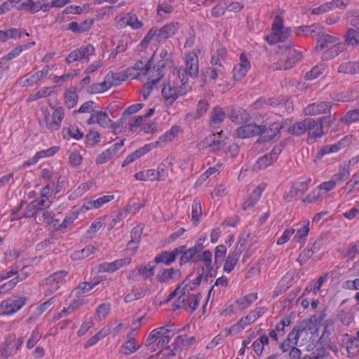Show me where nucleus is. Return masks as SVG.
<instances>
[{
    "label": "nucleus",
    "mask_w": 359,
    "mask_h": 359,
    "mask_svg": "<svg viewBox=\"0 0 359 359\" xmlns=\"http://www.w3.org/2000/svg\"><path fill=\"white\" fill-rule=\"evenodd\" d=\"M189 77L184 67L177 70V78L169 81L162 88L161 95L166 106H171L180 97L186 95L192 89Z\"/></svg>",
    "instance_id": "1"
},
{
    "label": "nucleus",
    "mask_w": 359,
    "mask_h": 359,
    "mask_svg": "<svg viewBox=\"0 0 359 359\" xmlns=\"http://www.w3.org/2000/svg\"><path fill=\"white\" fill-rule=\"evenodd\" d=\"M172 327V325H167L151 330L145 340V346L151 347L152 351L159 350L158 353H163V347L170 342L173 335Z\"/></svg>",
    "instance_id": "2"
},
{
    "label": "nucleus",
    "mask_w": 359,
    "mask_h": 359,
    "mask_svg": "<svg viewBox=\"0 0 359 359\" xmlns=\"http://www.w3.org/2000/svg\"><path fill=\"white\" fill-rule=\"evenodd\" d=\"M342 45L339 38L330 34H323L317 41L316 50L322 54L323 60H330L341 51Z\"/></svg>",
    "instance_id": "3"
},
{
    "label": "nucleus",
    "mask_w": 359,
    "mask_h": 359,
    "mask_svg": "<svg viewBox=\"0 0 359 359\" xmlns=\"http://www.w3.org/2000/svg\"><path fill=\"white\" fill-rule=\"evenodd\" d=\"M291 32V27H284L283 18L280 15H277L273 18L271 25V32L265 36V40L269 44L283 42L290 36Z\"/></svg>",
    "instance_id": "4"
},
{
    "label": "nucleus",
    "mask_w": 359,
    "mask_h": 359,
    "mask_svg": "<svg viewBox=\"0 0 359 359\" xmlns=\"http://www.w3.org/2000/svg\"><path fill=\"white\" fill-rule=\"evenodd\" d=\"M68 279V271H57L43 280L41 287L44 294L48 296L56 292Z\"/></svg>",
    "instance_id": "5"
},
{
    "label": "nucleus",
    "mask_w": 359,
    "mask_h": 359,
    "mask_svg": "<svg viewBox=\"0 0 359 359\" xmlns=\"http://www.w3.org/2000/svg\"><path fill=\"white\" fill-rule=\"evenodd\" d=\"M24 296L13 295L0 303V316H11L18 312L27 303Z\"/></svg>",
    "instance_id": "6"
},
{
    "label": "nucleus",
    "mask_w": 359,
    "mask_h": 359,
    "mask_svg": "<svg viewBox=\"0 0 359 359\" xmlns=\"http://www.w3.org/2000/svg\"><path fill=\"white\" fill-rule=\"evenodd\" d=\"M53 114L50 115L48 109L45 111L44 127L50 132L57 131L61 127L62 121L65 117V109L62 107H52Z\"/></svg>",
    "instance_id": "7"
},
{
    "label": "nucleus",
    "mask_w": 359,
    "mask_h": 359,
    "mask_svg": "<svg viewBox=\"0 0 359 359\" xmlns=\"http://www.w3.org/2000/svg\"><path fill=\"white\" fill-rule=\"evenodd\" d=\"M194 340V337L177 336L171 346H168L164 348L163 355L167 357L174 356L177 352L187 349Z\"/></svg>",
    "instance_id": "8"
},
{
    "label": "nucleus",
    "mask_w": 359,
    "mask_h": 359,
    "mask_svg": "<svg viewBox=\"0 0 359 359\" xmlns=\"http://www.w3.org/2000/svg\"><path fill=\"white\" fill-rule=\"evenodd\" d=\"M284 50L285 53L278 60V67L276 68L280 69H289L301 60L302 55L300 51L290 47H285Z\"/></svg>",
    "instance_id": "9"
},
{
    "label": "nucleus",
    "mask_w": 359,
    "mask_h": 359,
    "mask_svg": "<svg viewBox=\"0 0 359 359\" xmlns=\"http://www.w3.org/2000/svg\"><path fill=\"white\" fill-rule=\"evenodd\" d=\"M201 53V50L196 48V50L189 51L184 55V62L186 67H184L187 73L191 78L198 76L199 72V61L198 55Z\"/></svg>",
    "instance_id": "10"
},
{
    "label": "nucleus",
    "mask_w": 359,
    "mask_h": 359,
    "mask_svg": "<svg viewBox=\"0 0 359 359\" xmlns=\"http://www.w3.org/2000/svg\"><path fill=\"white\" fill-rule=\"evenodd\" d=\"M114 194L110 193L100 196L95 199L85 198L81 205V211L88 212L92 210L100 209L104 205L114 201Z\"/></svg>",
    "instance_id": "11"
},
{
    "label": "nucleus",
    "mask_w": 359,
    "mask_h": 359,
    "mask_svg": "<svg viewBox=\"0 0 359 359\" xmlns=\"http://www.w3.org/2000/svg\"><path fill=\"white\" fill-rule=\"evenodd\" d=\"M281 151L280 146L274 147L269 153L260 156L256 161L253 166L254 170L259 171L271 165L278 159Z\"/></svg>",
    "instance_id": "12"
},
{
    "label": "nucleus",
    "mask_w": 359,
    "mask_h": 359,
    "mask_svg": "<svg viewBox=\"0 0 359 359\" xmlns=\"http://www.w3.org/2000/svg\"><path fill=\"white\" fill-rule=\"evenodd\" d=\"M324 118H320L316 121L313 118H308L306 133H308L307 143L312 144L315 142L316 138H320L324 135L322 121Z\"/></svg>",
    "instance_id": "13"
},
{
    "label": "nucleus",
    "mask_w": 359,
    "mask_h": 359,
    "mask_svg": "<svg viewBox=\"0 0 359 359\" xmlns=\"http://www.w3.org/2000/svg\"><path fill=\"white\" fill-rule=\"evenodd\" d=\"M239 60L240 62L234 65L233 69V76L236 81L243 79L251 67L248 55L245 52L240 54Z\"/></svg>",
    "instance_id": "14"
},
{
    "label": "nucleus",
    "mask_w": 359,
    "mask_h": 359,
    "mask_svg": "<svg viewBox=\"0 0 359 359\" xmlns=\"http://www.w3.org/2000/svg\"><path fill=\"white\" fill-rule=\"evenodd\" d=\"M264 128L256 123H248L238 127L233 133V137L246 139L260 135Z\"/></svg>",
    "instance_id": "15"
},
{
    "label": "nucleus",
    "mask_w": 359,
    "mask_h": 359,
    "mask_svg": "<svg viewBox=\"0 0 359 359\" xmlns=\"http://www.w3.org/2000/svg\"><path fill=\"white\" fill-rule=\"evenodd\" d=\"M151 60H149L144 62L142 60H138L135 62L132 69H128V73L132 70L137 71V74H135L133 78L137 79H141L142 77H148L149 76L156 74V72L159 67L156 68L154 67L151 68Z\"/></svg>",
    "instance_id": "16"
},
{
    "label": "nucleus",
    "mask_w": 359,
    "mask_h": 359,
    "mask_svg": "<svg viewBox=\"0 0 359 359\" xmlns=\"http://www.w3.org/2000/svg\"><path fill=\"white\" fill-rule=\"evenodd\" d=\"M350 143V138L348 136L344 137L337 142L323 146L316 154L315 161L321 160L325 155L337 153L346 147Z\"/></svg>",
    "instance_id": "17"
},
{
    "label": "nucleus",
    "mask_w": 359,
    "mask_h": 359,
    "mask_svg": "<svg viewBox=\"0 0 359 359\" xmlns=\"http://www.w3.org/2000/svg\"><path fill=\"white\" fill-rule=\"evenodd\" d=\"M311 181V178H307L304 181L294 183L292 185L290 191L283 195V199L287 202L296 200L299 196L304 194L308 189Z\"/></svg>",
    "instance_id": "18"
},
{
    "label": "nucleus",
    "mask_w": 359,
    "mask_h": 359,
    "mask_svg": "<svg viewBox=\"0 0 359 359\" xmlns=\"http://www.w3.org/2000/svg\"><path fill=\"white\" fill-rule=\"evenodd\" d=\"M266 187V184L264 183H262L255 187L250 195L243 201L241 205L242 210L246 212L255 207L259 201Z\"/></svg>",
    "instance_id": "19"
},
{
    "label": "nucleus",
    "mask_w": 359,
    "mask_h": 359,
    "mask_svg": "<svg viewBox=\"0 0 359 359\" xmlns=\"http://www.w3.org/2000/svg\"><path fill=\"white\" fill-rule=\"evenodd\" d=\"M333 104L330 102H317L307 105L304 109V113L307 116H317L330 111Z\"/></svg>",
    "instance_id": "20"
},
{
    "label": "nucleus",
    "mask_w": 359,
    "mask_h": 359,
    "mask_svg": "<svg viewBox=\"0 0 359 359\" xmlns=\"http://www.w3.org/2000/svg\"><path fill=\"white\" fill-rule=\"evenodd\" d=\"M48 73V68H43L42 70L36 72L33 74H29L25 76L20 78L18 83L21 87H31L36 85L43 78L46 77Z\"/></svg>",
    "instance_id": "21"
},
{
    "label": "nucleus",
    "mask_w": 359,
    "mask_h": 359,
    "mask_svg": "<svg viewBox=\"0 0 359 359\" xmlns=\"http://www.w3.org/2000/svg\"><path fill=\"white\" fill-rule=\"evenodd\" d=\"M132 262L130 257L117 259L111 262H103L99 266L100 272L114 273L122 267L129 265Z\"/></svg>",
    "instance_id": "22"
},
{
    "label": "nucleus",
    "mask_w": 359,
    "mask_h": 359,
    "mask_svg": "<svg viewBox=\"0 0 359 359\" xmlns=\"http://www.w3.org/2000/svg\"><path fill=\"white\" fill-rule=\"evenodd\" d=\"M43 1L34 2L33 0H15L14 4L18 11L28 10L32 13H36L41 10L44 11L46 7Z\"/></svg>",
    "instance_id": "23"
},
{
    "label": "nucleus",
    "mask_w": 359,
    "mask_h": 359,
    "mask_svg": "<svg viewBox=\"0 0 359 359\" xmlns=\"http://www.w3.org/2000/svg\"><path fill=\"white\" fill-rule=\"evenodd\" d=\"M304 329L295 326L288 334L286 339H285L280 345V349L284 353H288L292 348L297 345L298 339Z\"/></svg>",
    "instance_id": "24"
},
{
    "label": "nucleus",
    "mask_w": 359,
    "mask_h": 359,
    "mask_svg": "<svg viewBox=\"0 0 359 359\" xmlns=\"http://www.w3.org/2000/svg\"><path fill=\"white\" fill-rule=\"evenodd\" d=\"M156 72V74L154 75L149 76L147 77V81L143 86V89L142 90V95L144 100H146L149 96L150 95L152 90L154 86L159 82V81L163 76V71L161 68H158Z\"/></svg>",
    "instance_id": "25"
},
{
    "label": "nucleus",
    "mask_w": 359,
    "mask_h": 359,
    "mask_svg": "<svg viewBox=\"0 0 359 359\" xmlns=\"http://www.w3.org/2000/svg\"><path fill=\"white\" fill-rule=\"evenodd\" d=\"M184 249L185 246L181 245L171 252L164 251L156 256L154 261L156 264L164 263L166 265H170L175 261L177 256L182 252Z\"/></svg>",
    "instance_id": "26"
},
{
    "label": "nucleus",
    "mask_w": 359,
    "mask_h": 359,
    "mask_svg": "<svg viewBox=\"0 0 359 359\" xmlns=\"http://www.w3.org/2000/svg\"><path fill=\"white\" fill-rule=\"evenodd\" d=\"M88 125L98 124L103 128H109L111 123V120L109 117L106 111H96L91 114L89 118L87 120Z\"/></svg>",
    "instance_id": "27"
},
{
    "label": "nucleus",
    "mask_w": 359,
    "mask_h": 359,
    "mask_svg": "<svg viewBox=\"0 0 359 359\" xmlns=\"http://www.w3.org/2000/svg\"><path fill=\"white\" fill-rule=\"evenodd\" d=\"M123 146V141L112 144L109 148L103 151L97 156L95 160L96 163L98 165L106 163L117 154Z\"/></svg>",
    "instance_id": "28"
},
{
    "label": "nucleus",
    "mask_w": 359,
    "mask_h": 359,
    "mask_svg": "<svg viewBox=\"0 0 359 359\" xmlns=\"http://www.w3.org/2000/svg\"><path fill=\"white\" fill-rule=\"evenodd\" d=\"M291 324V318L288 316H284L279 322L276 324V327L269 332V337L278 342V338L282 337L285 334V327Z\"/></svg>",
    "instance_id": "29"
},
{
    "label": "nucleus",
    "mask_w": 359,
    "mask_h": 359,
    "mask_svg": "<svg viewBox=\"0 0 359 359\" xmlns=\"http://www.w3.org/2000/svg\"><path fill=\"white\" fill-rule=\"evenodd\" d=\"M310 222L308 219H303L296 224L295 235L294 239L297 243L305 242L307 239L310 228Z\"/></svg>",
    "instance_id": "30"
},
{
    "label": "nucleus",
    "mask_w": 359,
    "mask_h": 359,
    "mask_svg": "<svg viewBox=\"0 0 359 359\" xmlns=\"http://www.w3.org/2000/svg\"><path fill=\"white\" fill-rule=\"evenodd\" d=\"M123 117V132L129 133L136 131L137 128L142 126L144 121L142 116H135L130 118H126L125 116Z\"/></svg>",
    "instance_id": "31"
},
{
    "label": "nucleus",
    "mask_w": 359,
    "mask_h": 359,
    "mask_svg": "<svg viewBox=\"0 0 359 359\" xmlns=\"http://www.w3.org/2000/svg\"><path fill=\"white\" fill-rule=\"evenodd\" d=\"M260 126L264 128L262 133H260V136L264 141H269L273 139L280 133L283 125L281 122L276 121L270 124L268 128H266L264 125H260Z\"/></svg>",
    "instance_id": "32"
},
{
    "label": "nucleus",
    "mask_w": 359,
    "mask_h": 359,
    "mask_svg": "<svg viewBox=\"0 0 359 359\" xmlns=\"http://www.w3.org/2000/svg\"><path fill=\"white\" fill-rule=\"evenodd\" d=\"M191 290H193V287L188 284H184L182 287H180V293L178 294L179 297L173 303V308L175 309H181L188 304L191 295L189 293Z\"/></svg>",
    "instance_id": "33"
},
{
    "label": "nucleus",
    "mask_w": 359,
    "mask_h": 359,
    "mask_svg": "<svg viewBox=\"0 0 359 359\" xmlns=\"http://www.w3.org/2000/svg\"><path fill=\"white\" fill-rule=\"evenodd\" d=\"M111 77V74H107L103 81L90 85L87 88L88 92L90 94H99L107 91L112 87L109 81Z\"/></svg>",
    "instance_id": "34"
},
{
    "label": "nucleus",
    "mask_w": 359,
    "mask_h": 359,
    "mask_svg": "<svg viewBox=\"0 0 359 359\" xmlns=\"http://www.w3.org/2000/svg\"><path fill=\"white\" fill-rule=\"evenodd\" d=\"M258 299L257 292L247 294L239 297L234 302V306L238 311H243L249 308Z\"/></svg>",
    "instance_id": "35"
},
{
    "label": "nucleus",
    "mask_w": 359,
    "mask_h": 359,
    "mask_svg": "<svg viewBox=\"0 0 359 359\" xmlns=\"http://www.w3.org/2000/svg\"><path fill=\"white\" fill-rule=\"evenodd\" d=\"M86 212L81 211V206L76 210L69 212L66 215L62 222L57 228V230L61 232H65L66 229L74 223V222L79 217L80 214H83Z\"/></svg>",
    "instance_id": "36"
},
{
    "label": "nucleus",
    "mask_w": 359,
    "mask_h": 359,
    "mask_svg": "<svg viewBox=\"0 0 359 359\" xmlns=\"http://www.w3.org/2000/svg\"><path fill=\"white\" fill-rule=\"evenodd\" d=\"M180 28L179 22H170L158 29V39H167L174 36Z\"/></svg>",
    "instance_id": "37"
},
{
    "label": "nucleus",
    "mask_w": 359,
    "mask_h": 359,
    "mask_svg": "<svg viewBox=\"0 0 359 359\" xmlns=\"http://www.w3.org/2000/svg\"><path fill=\"white\" fill-rule=\"evenodd\" d=\"M225 117L226 114L222 107L220 106L213 107L210 118V126L217 128L224 121Z\"/></svg>",
    "instance_id": "38"
},
{
    "label": "nucleus",
    "mask_w": 359,
    "mask_h": 359,
    "mask_svg": "<svg viewBox=\"0 0 359 359\" xmlns=\"http://www.w3.org/2000/svg\"><path fill=\"white\" fill-rule=\"evenodd\" d=\"M93 23V19L86 20L81 22H72L69 24L68 27L73 33H83L89 31Z\"/></svg>",
    "instance_id": "39"
},
{
    "label": "nucleus",
    "mask_w": 359,
    "mask_h": 359,
    "mask_svg": "<svg viewBox=\"0 0 359 359\" xmlns=\"http://www.w3.org/2000/svg\"><path fill=\"white\" fill-rule=\"evenodd\" d=\"M182 129L179 125H173L168 130L162 134L158 141L159 144H166L172 142L181 132Z\"/></svg>",
    "instance_id": "40"
},
{
    "label": "nucleus",
    "mask_w": 359,
    "mask_h": 359,
    "mask_svg": "<svg viewBox=\"0 0 359 359\" xmlns=\"http://www.w3.org/2000/svg\"><path fill=\"white\" fill-rule=\"evenodd\" d=\"M224 168V163L219 161L214 166L210 167L208 168L196 182V185L202 184L205 181H206L211 175L214 174H219L221 172V170Z\"/></svg>",
    "instance_id": "41"
},
{
    "label": "nucleus",
    "mask_w": 359,
    "mask_h": 359,
    "mask_svg": "<svg viewBox=\"0 0 359 359\" xmlns=\"http://www.w3.org/2000/svg\"><path fill=\"white\" fill-rule=\"evenodd\" d=\"M15 341V334H9L5 337V340L1 343L0 346V353L1 356L7 359L13 353H15L13 351V348L10 346L11 343Z\"/></svg>",
    "instance_id": "42"
},
{
    "label": "nucleus",
    "mask_w": 359,
    "mask_h": 359,
    "mask_svg": "<svg viewBox=\"0 0 359 359\" xmlns=\"http://www.w3.org/2000/svg\"><path fill=\"white\" fill-rule=\"evenodd\" d=\"M338 72L347 74H355L359 72V60L344 62L339 65Z\"/></svg>",
    "instance_id": "43"
},
{
    "label": "nucleus",
    "mask_w": 359,
    "mask_h": 359,
    "mask_svg": "<svg viewBox=\"0 0 359 359\" xmlns=\"http://www.w3.org/2000/svg\"><path fill=\"white\" fill-rule=\"evenodd\" d=\"M79 100V96L75 88H69L65 92L64 103L68 109L74 107Z\"/></svg>",
    "instance_id": "44"
},
{
    "label": "nucleus",
    "mask_w": 359,
    "mask_h": 359,
    "mask_svg": "<svg viewBox=\"0 0 359 359\" xmlns=\"http://www.w3.org/2000/svg\"><path fill=\"white\" fill-rule=\"evenodd\" d=\"M240 255L241 252L236 250L229 253L224 266V271L226 273H229L233 270L238 262Z\"/></svg>",
    "instance_id": "45"
},
{
    "label": "nucleus",
    "mask_w": 359,
    "mask_h": 359,
    "mask_svg": "<svg viewBox=\"0 0 359 359\" xmlns=\"http://www.w3.org/2000/svg\"><path fill=\"white\" fill-rule=\"evenodd\" d=\"M180 276V271L172 268L164 269L161 273L158 274L156 279L160 283H168L172 279H177Z\"/></svg>",
    "instance_id": "46"
},
{
    "label": "nucleus",
    "mask_w": 359,
    "mask_h": 359,
    "mask_svg": "<svg viewBox=\"0 0 359 359\" xmlns=\"http://www.w3.org/2000/svg\"><path fill=\"white\" fill-rule=\"evenodd\" d=\"M160 144L158 140L154 142L144 144L143 147L136 149L133 153L130 154V161H135L142 157V156L150 151L151 149L156 148Z\"/></svg>",
    "instance_id": "47"
},
{
    "label": "nucleus",
    "mask_w": 359,
    "mask_h": 359,
    "mask_svg": "<svg viewBox=\"0 0 359 359\" xmlns=\"http://www.w3.org/2000/svg\"><path fill=\"white\" fill-rule=\"evenodd\" d=\"M36 45V42L34 41L27 43L25 44L20 45L13 48L11 51H10L8 54H6L3 59L11 60L13 58L19 56L21 53L24 50L30 49L33 46Z\"/></svg>",
    "instance_id": "48"
},
{
    "label": "nucleus",
    "mask_w": 359,
    "mask_h": 359,
    "mask_svg": "<svg viewBox=\"0 0 359 359\" xmlns=\"http://www.w3.org/2000/svg\"><path fill=\"white\" fill-rule=\"evenodd\" d=\"M93 187V182L88 181L81 183L76 189H75L69 195V200L74 201L82 196L85 193L89 191Z\"/></svg>",
    "instance_id": "49"
},
{
    "label": "nucleus",
    "mask_w": 359,
    "mask_h": 359,
    "mask_svg": "<svg viewBox=\"0 0 359 359\" xmlns=\"http://www.w3.org/2000/svg\"><path fill=\"white\" fill-rule=\"evenodd\" d=\"M269 342V337L266 334H262L255 340L252 344V347L255 354L258 356L262 355L264 346L268 345Z\"/></svg>",
    "instance_id": "50"
},
{
    "label": "nucleus",
    "mask_w": 359,
    "mask_h": 359,
    "mask_svg": "<svg viewBox=\"0 0 359 359\" xmlns=\"http://www.w3.org/2000/svg\"><path fill=\"white\" fill-rule=\"evenodd\" d=\"M212 254L210 250H204L194 259V263L202 262L206 271H210L212 269Z\"/></svg>",
    "instance_id": "51"
},
{
    "label": "nucleus",
    "mask_w": 359,
    "mask_h": 359,
    "mask_svg": "<svg viewBox=\"0 0 359 359\" xmlns=\"http://www.w3.org/2000/svg\"><path fill=\"white\" fill-rule=\"evenodd\" d=\"M255 321L248 313L245 316L241 318L236 323L233 325L229 330V333L231 332H239L244 330L247 326L253 323Z\"/></svg>",
    "instance_id": "52"
},
{
    "label": "nucleus",
    "mask_w": 359,
    "mask_h": 359,
    "mask_svg": "<svg viewBox=\"0 0 359 359\" xmlns=\"http://www.w3.org/2000/svg\"><path fill=\"white\" fill-rule=\"evenodd\" d=\"M156 266L149 262L148 264H142L137 267V273L142 278L147 279L154 275Z\"/></svg>",
    "instance_id": "53"
},
{
    "label": "nucleus",
    "mask_w": 359,
    "mask_h": 359,
    "mask_svg": "<svg viewBox=\"0 0 359 359\" xmlns=\"http://www.w3.org/2000/svg\"><path fill=\"white\" fill-rule=\"evenodd\" d=\"M308 118L295 123L291 126L288 131L290 134L295 136H301L306 133Z\"/></svg>",
    "instance_id": "54"
},
{
    "label": "nucleus",
    "mask_w": 359,
    "mask_h": 359,
    "mask_svg": "<svg viewBox=\"0 0 359 359\" xmlns=\"http://www.w3.org/2000/svg\"><path fill=\"white\" fill-rule=\"evenodd\" d=\"M327 69V65L324 63H320L314 66L310 71L306 73L305 79L306 80H314L319 77Z\"/></svg>",
    "instance_id": "55"
},
{
    "label": "nucleus",
    "mask_w": 359,
    "mask_h": 359,
    "mask_svg": "<svg viewBox=\"0 0 359 359\" xmlns=\"http://www.w3.org/2000/svg\"><path fill=\"white\" fill-rule=\"evenodd\" d=\"M316 242L313 245V247L309 248V247L304 249L299 255L297 262L300 266H303L309 259H310L316 252L315 245ZM318 250V248H316Z\"/></svg>",
    "instance_id": "56"
},
{
    "label": "nucleus",
    "mask_w": 359,
    "mask_h": 359,
    "mask_svg": "<svg viewBox=\"0 0 359 359\" xmlns=\"http://www.w3.org/2000/svg\"><path fill=\"white\" fill-rule=\"evenodd\" d=\"M202 216L201 203L198 198H194L191 205V219L194 223L197 224Z\"/></svg>",
    "instance_id": "57"
},
{
    "label": "nucleus",
    "mask_w": 359,
    "mask_h": 359,
    "mask_svg": "<svg viewBox=\"0 0 359 359\" xmlns=\"http://www.w3.org/2000/svg\"><path fill=\"white\" fill-rule=\"evenodd\" d=\"M111 311V305L109 303L100 304L95 310V319L102 321L107 318Z\"/></svg>",
    "instance_id": "58"
},
{
    "label": "nucleus",
    "mask_w": 359,
    "mask_h": 359,
    "mask_svg": "<svg viewBox=\"0 0 359 359\" xmlns=\"http://www.w3.org/2000/svg\"><path fill=\"white\" fill-rule=\"evenodd\" d=\"M138 349L135 339L128 337V339L121 346L120 353L123 355H130Z\"/></svg>",
    "instance_id": "59"
},
{
    "label": "nucleus",
    "mask_w": 359,
    "mask_h": 359,
    "mask_svg": "<svg viewBox=\"0 0 359 359\" xmlns=\"http://www.w3.org/2000/svg\"><path fill=\"white\" fill-rule=\"evenodd\" d=\"M323 198V193L320 192L318 187L313 189L305 197L302 198V202L304 204L313 203Z\"/></svg>",
    "instance_id": "60"
},
{
    "label": "nucleus",
    "mask_w": 359,
    "mask_h": 359,
    "mask_svg": "<svg viewBox=\"0 0 359 359\" xmlns=\"http://www.w3.org/2000/svg\"><path fill=\"white\" fill-rule=\"evenodd\" d=\"M350 170L346 167H340L338 172L334 174L332 180H334L335 184H340L346 181L350 177Z\"/></svg>",
    "instance_id": "61"
},
{
    "label": "nucleus",
    "mask_w": 359,
    "mask_h": 359,
    "mask_svg": "<svg viewBox=\"0 0 359 359\" xmlns=\"http://www.w3.org/2000/svg\"><path fill=\"white\" fill-rule=\"evenodd\" d=\"M42 333L40 332L39 326H36L31 332L29 337L26 346L28 349H32L37 344V342L41 339Z\"/></svg>",
    "instance_id": "62"
},
{
    "label": "nucleus",
    "mask_w": 359,
    "mask_h": 359,
    "mask_svg": "<svg viewBox=\"0 0 359 359\" xmlns=\"http://www.w3.org/2000/svg\"><path fill=\"white\" fill-rule=\"evenodd\" d=\"M318 29H320V27L316 25H312L311 26H299L296 28L295 34L298 36H307L309 35H313Z\"/></svg>",
    "instance_id": "63"
},
{
    "label": "nucleus",
    "mask_w": 359,
    "mask_h": 359,
    "mask_svg": "<svg viewBox=\"0 0 359 359\" xmlns=\"http://www.w3.org/2000/svg\"><path fill=\"white\" fill-rule=\"evenodd\" d=\"M346 43L348 46H359V31L349 29L346 34Z\"/></svg>",
    "instance_id": "64"
}]
</instances>
